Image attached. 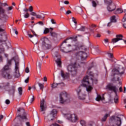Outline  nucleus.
<instances>
[{"mask_svg": "<svg viewBox=\"0 0 126 126\" xmlns=\"http://www.w3.org/2000/svg\"><path fill=\"white\" fill-rule=\"evenodd\" d=\"M77 36H76L75 37L67 38L66 40H64L60 46V49L62 52H63V53H69L70 52H71L72 51H77L78 50H80V46H79V44H78V43H76L75 45L72 46L71 45H70V44L66 45V44H63V43H66V41L69 39L71 40V41L75 42L76 41H77Z\"/></svg>", "mask_w": 126, "mask_h": 126, "instance_id": "f257e3e1", "label": "nucleus"}, {"mask_svg": "<svg viewBox=\"0 0 126 126\" xmlns=\"http://www.w3.org/2000/svg\"><path fill=\"white\" fill-rule=\"evenodd\" d=\"M17 124L19 126H22L24 125V123L28 121L27 114L25 113V110L23 108H19L17 111Z\"/></svg>", "mask_w": 126, "mask_h": 126, "instance_id": "f03ea898", "label": "nucleus"}, {"mask_svg": "<svg viewBox=\"0 0 126 126\" xmlns=\"http://www.w3.org/2000/svg\"><path fill=\"white\" fill-rule=\"evenodd\" d=\"M126 119L123 115H119L117 116H111L109 123L110 126H122V121Z\"/></svg>", "mask_w": 126, "mask_h": 126, "instance_id": "7ed1b4c3", "label": "nucleus"}, {"mask_svg": "<svg viewBox=\"0 0 126 126\" xmlns=\"http://www.w3.org/2000/svg\"><path fill=\"white\" fill-rule=\"evenodd\" d=\"M80 63H83L80 62L78 59H77L75 62L67 66V70L70 73L72 76H75L77 74V67L80 66Z\"/></svg>", "mask_w": 126, "mask_h": 126, "instance_id": "20e7f679", "label": "nucleus"}, {"mask_svg": "<svg viewBox=\"0 0 126 126\" xmlns=\"http://www.w3.org/2000/svg\"><path fill=\"white\" fill-rule=\"evenodd\" d=\"M125 68L122 66L115 68L112 70V75L114 76V80L115 81H120V77H122L124 74H125Z\"/></svg>", "mask_w": 126, "mask_h": 126, "instance_id": "39448f33", "label": "nucleus"}, {"mask_svg": "<svg viewBox=\"0 0 126 126\" xmlns=\"http://www.w3.org/2000/svg\"><path fill=\"white\" fill-rule=\"evenodd\" d=\"M89 76H86L83 79L82 84L80 85L82 86L83 89V87H86L87 92L90 93L93 90V87L90 86V81Z\"/></svg>", "mask_w": 126, "mask_h": 126, "instance_id": "423d86ee", "label": "nucleus"}, {"mask_svg": "<svg viewBox=\"0 0 126 126\" xmlns=\"http://www.w3.org/2000/svg\"><path fill=\"white\" fill-rule=\"evenodd\" d=\"M42 48L44 50H49L52 48V42L47 37L41 38Z\"/></svg>", "mask_w": 126, "mask_h": 126, "instance_id": "0eeeda50", "label": "nucleus"}, {"mask_svg": "<svg viewBox=\"0 0 126 126\" xmlns=\"http://www.w3.org/2000/svg\"><path fill=\"white\" fill-rule=\"evenodd\" d=\"M104 3L106 5V9L109 12H113L116 10V4L112 0H104Z\"/></svg>", "mask_w": 126, "mask_h": 126, "instance_id": "6e6552de", "label": "nucleus"}, {"mask_svg": "<svg viewBox=\"0 0 126 126\" xmlns=\"http://www.w3.org/2000/svg\"><path fill=\"white\" fill-rule=\"evenodd\" d=\"M60 103L63 104L65 102L68 103L70 102L69 97H68V95L67 93L65 92H62L60 94Z\"/></svg>", "mask_w": 126, "mask_h": 126, "instance_id": "1a4fd4ad", "label": "nucleus"}, {"mask_svg": "<svg viewBox=\"0 0 126 126\" xmlns=\"http://www.w3.org/2000/svg\"><path fill=\"white\" fill-rule=\"evenodd\" d=\"M78 98L79 100H85L86 99V94L83 93V88L82 86H80L76 90Z\"/></svg>", "mask_w": 126, "mask_h": 126, "instance_id": "9d476101", "label": "nucleus"}, {"mask_svg": "<svg viewBox=\"0 0 126 126\" xmlns=\"http://www.w3.org/2000/svg\"><path fill=\"white\" fill-rule=\"evenodd\" d=\"M106 90L107 91H111V92H114L115 94H117L118 91H119V89L117 88L116 85H114L113 83H109L105 87Z\"/></svg>", "mask_w": 126, "mask_h": 126, "instance_id": "9b49d317", "label": "nucleus"}, {"mask_svg": "<svg viewBox=\"0 0 126 126\" xmlns=\"http://www.w3.org/2000/svg\"><path fill=\"white\" fill-rule=\"evenodd\" d=\"M75 56L76 57L74 59L75 61L76 60V58L80 57L81 61H84V60H86V58H87V54L82 51H79L76 53Z\"/></svg>", "mask_w": 126, "mask_h": 126, "instance_id": "f8f14e48", "label": "nucleus"}, {"mask_svg": "<svg viewBox=\"0 0 126 126\" xmlns=\"http://www.w3.org/2000/svg\"><path fill=\"white\" fill-rule=\"evenodd\" d=\"M57 110L53 109L51 111L50 115L48 116L47 117L45 118V120L46 122H50L51 121H53L54 120V118L56 116V115H57Z\"/></svg>", "mask_w": 126, "mask_h": 126, "instance_id": "ddd939ff", "label": "nucleus"}, {"mask_svg": "<svg viewBox=\"0 0 126 126\" xmlns=\"http://www.w3.org/2000/svg\"><path fill=\"white\" fill-rule=\"evenodd\" d=\"M53 57L54 58L57 65L59 67H62V60H61V58L59 57V56H58V52L53 54Z\"/></svg>", "mask_w": 126, "mask_h": 126, "instance_id": "4468645a", "label": "nucleus"}, {"mask_svg": "<svg viewBox=\"0 0 126 126\" xmlns=\"http://www.w3.org/2000/svg\"><path fill=\"white\" fill-rule=\"evenodd\" d=\"M14 76L16 78H18L20 76L19 73V62H16L15 66Z\"/></svg>", "mask_w": 126, "mask_h": 126, "instance_id": "2eb2a0df", "label": "nucleus"}, {"mask_svg": "<svg viewBox=\"0 0 126 126\" xmlns=\"http://www.w3.org/2000/svg\"><path fill=\"white\" fill-rule=\"evenodd\" d=\"M67 119L72 123H75L77 121V116L75 114H67Z\"/></svg>", "mask_w": 126, "mask_h": 126, "instance_id": "dca6fc26", "label": "nucleus"}, {"mask_svg": "<svg viewBox=\"0 0 126 126\" xmlns=\"http://www.w3.org/2000/svg\"><path fill=\"white\" fill-rule=\"evenodd\" d=\"M2 76L4 78H7V79H10L12 78V76L10 75V73L9 72H1Z\"/></svg>", "mask_w": 126, "mask_h": 126, "instance_id": "f3484780", "label": "nucleus"}, {"mask_svg": "<svg viewBox=\"0 0 126 126\" xmlns=\"http://www.w3.org/2000/svg\"><path fill=\"white\" fill-rule=\"evenodd\" d=\"M46 109L47 107L45 106V99H43L40 101V111L44 112Z\"/></svg>", "mask_w": 126, "mask_h": 126, "instance_id": "a211bd4d", "label": "nucleus"}, {"mask_svg": "<svg viewBox=\"0 0 126 126\" xmlns=\"http://www.w3.org/2000/svg\"><path fill=\"white\" fill-rule=\"evenodd\" d=\"M15 58H17V59H18V56H15L13 57L11 59L8 60L7 61L6 64L9 65V66H10V65H11L12 61H14L15 62H16V59H15Z\"/></svg>", "mask_w": 126, "mask_h": 126, "instance_id": "6ab92c4d", "label": "nucleus"}, {"mask_svg": "<svg viewBox=\"0 0 126 126\" xmlns=\"http://www.w3.org/2000/svg\"><path fill=\"white\" fill-rule=\"evenodd\" d=\"M7 91L9 92V94H10V95H14V93H15V87L12 86L11 88L10 89H9L7 90Z\"/></svg>", "mask_w": 126, "mask_h": 126, "instance_id": "aec40b11", "label": "nucleus"}, {"mask_svg": "<svg viewBox=\"0 0 126 126\" xmlns=\"http://www.w3.org/2000/svg\"><path fill=\"white\" fill-rule=\"evenodd\" d=\"M61 76H62L64 79H67V78H69V73H66L64 74L63 71H61Z\"/></svg>", "mask_w": 126, "mask_h": 126, "instance_id": "412c9836", "label": "nucleus"}, {"mask_svg": "<svg viewBox=\"0 0 126 126\" xmlns=\"http://www.w3.org/2000/svg\"><path fill=\"white\" fill-rule=\"evenodd\" d=\"M112 113V111H110L109 114H105L104 116L103 117V118H101V122H106L107 121V118L108 117H110V114Z\"/></svg>", "mask_w": 126, "mask_h": 126, "instance_id": "4be33fe9", "label": "nucleus"}, {"mask_svg": "<svg viewBox=\"0 0 126 126\" xmlns=\"http://www.w3.org/2000/svg\"><path fill=\"white\" fill-rule=\"evenodd\" d=\"M8 65H5L1 70V72H7L8 70H10V67Z\"/></svg>", "mask_w": 126, "mask_h": 126, "instance_id": "5701e85b", "label": "nucleus"}, {"mask_svg": "<svg viewBox=\"0 0 126 126\" xmlns=\"http://www.w3.org/2000/svg\"><path fill=\"white\" fill-rule=\"evenodd\" d=\"M124 12V10L122 8H118L114 11V14H121V13H123Z\"/></svg>", "mask_w": 126, "mask_h": 126, "instance_id": "b1692460", "label": "nucleus"}, {"mask_svg": "<svg viewBox=\"0 0 126 126\" xmlns=\"http://www.w3.org/2000/svg\"><path fill=\"white\" fill-rule=\"evenodd\" d=\"M105 98L104 96L102 97H101V95L97 94V97L95 98L96 101H97L99 102V101H103V100H104Z\"/></svg>", "mask_w": 126, "mask_h": 126, "instance_id": "393cba45", "label": "nucleus"}, {"mask_svg": "<svg viewBox=\"0 0 126 126\" xmlns=\"http://www.w3.org/2000/svg\"><path fill=\"white\" fill-rule=\"evenodd\" d=\"M9 86H10V84L9 82L4 83L3 87H4V89L6 90V91L9 89Z\"/></svg>", "mask_w": 126, "mask_h": 126, "instance_id": "a878e982", "label": "nucleus"}, {"mask_svg": "<svg viewBox=\"0 0 126 126\" xmlns=\"http://www.w3.org/2000/svg\"><path fill=\"white\" fill-rule=\"evenodd\" d=\"M31 32H32V33L33 34L32 35L30 33H28V35L30 38H33V37H34V36H37V34H36V32H35L34 31L31 30Z\"/></svg>", "mask_w": 126, "mask_h": 126, "instance_id": "bb28decb", "label": "nucleus"}, {"mask_svg": "<svg viewBox=\"0 0 126 126\" xmlns=\"http://www.w3.org/2000/svg\"><path fill=\"white\" fill-rule=\"evenodd\" d=\"M110 21L113 23L117 22V19H116V16H112L110 17Z\"/></svg>", "mask_w": 126, "mask_h": 126, "instance_id": "cd10ccee", "label": "nucleus"}, {"mask_svg": "<svg viewBox=\"0 0 126 126\" xmlns=\"http://www.w3.org/2000/svg\"><path fill=\"white\" fill-rule=\"evenodd\" d=\"M124 36L122 34H117L116 35V38L118 41H121V40H123V37Z\"/></svg>", "mask_w": 126, "mask_h": 126, "instance_id": "c85d7f7f", "label": "nucleus"}, {"mask_svg": "<svg viewBox=\"0 0 126 126\" xmlns=\"http://www.w3.org/2000/svg\"><path fill=\"white\" fill-rule=\"evenodd\" d=\"M50 35L52 36V37H54V38H57L58 37V33L55 32H50Z\"/></svg>", "mask_w": 126, "mask_h": 126, "instance_id": "c756f323", "label": "nucleus"}, {"mask_svg": "<svg viewBox=\"0 0 126 126\" xmlns=\"http://www.w3.org/2000/svg\"><path fill=\"white\" fill-rule=\"evenodd\" d=\"M50 32V29L47 28H45L43 32V34H48Z\"/></svg>", "mask_w": 126, "mask_h": 126, "instance_id": "7c9ffc66", "label": "nucleus"}, {"mask_svg": "<svg viewBox=\"0 0 126 126\" xmlns=\"http://www.w3.org/2000/svg\"><path fill=\"white\" fill-rule=\"evenodd\" d=\"M5 12V10L4 9L2 8V7L0 6V14H3Z\"/></svg>", "mask_w": 126, "mask_h": 126, "instance_id": "2f4dec72", "label": "nucleus"}, {"mask_svg": "<svg viewBox=\"0 0 126 126\" xmlns=\"http://www.w3.org/2000/svg\"><path fill=\"white\" fill-rule=\"evenodd\" d=\"M38 85L40 87V89L43 91V89H44V84L40 83H38Z\"/></svg>", "mask_w": 126, "mask_h": 126, "instance_id": "473e14b6", "label": "nucleus"}, {"mask_svg": "<svg viewBox=\"0 0 126 126\" xmlns=\"http://www.w3.org/2000/svg\"><path fill=\"white\" fill-rule=\"evenodd\" d=\"M112 43L113 44H115V43H117V42H119V39H117V38H113L112 40Z\"/></svg>", "mask_w": 126, "mask_h": 126, "instance_id": "72a5a7b5", "label": "nucleus"}, {"mask_svg": "<svg viewBox=\"0 0 126 126\" xmlns=\"http://www.w3.org/2000/svg\"><path fill=\"white\" fill-rule=\"evenodd\" d=\"M18 90L19 95H22V91H23L22 88L21 87H19L18 89Z\"/></svg>", "mask_w": 126, "mask_h": 126, "instance_id": "f704fd0d", "label": "nucleus"}, {"mask_svg": "<svg viewBox=\"0 0 126 126\" xmlns=\"http://www.w3.org/2000/svg\"><path fill=\"white\" fill-rule=\"evenodd\" d=\"M80 124L82 126H86V123L85 121H84V120H81L80 121Z\"/></svg>", "mask_w": 126, "mask_h": 126, "instance_id": "c9c22d12", "label": "nucleus"}, {"mask_svg": "<svg viewBox=\"0 0 126 126\" xmlns=\"http://www.w3.org/2000/svg\"><path fill=\"white\" fill-rule=\"evenodd\" d=\"M77 31H85V27H81L80 29H77Z\"/></svg>", "mask_w": 126, "mask_h": 126, "instance_id": "e433bc0d", "label": "nucleus"}, {"mask_svg": "<svg viewBox=\"0 0 126 126\" xmlns=\"http://www.w3.org/2000/svg\"><path fill=\"white\" fill-rule=\"evenodd\" d=\"M37 67L39 70H41V68L42 67V63L39 62L37 64Z\"/></svg>", "mask_w": 126, "mask_h": 126, "instance_id": "4c0bfd02", "label": "nucleus"}, {"mask_svg": "<svg viewBox=\"0 0 126 126\" xmlns=\"http://www.w3.org/2000/svg\"><path fill=\"white\" fill-rule=\"evenodd\" d=\"M92 5L94 7H96L97 6V3L94 0H93L92 1Z\"/></svg>", "mask_w": 126, "mask_h": 126, "instance_id": "58836bf2", "label": "nucleus"}, {"mask_svg": "<svg viewBox=\"0 0 126 126\" xmlns=\"http://www.w3.org/2000/svg\"><path fill=\"white\" fill-rule=\"evenodd\" d=\"M59 84H61L60 83L55 84V83H54L52 85L51 87H52V88H56L57 87V86H58V85H59Z\"/></svg>", "mask_w": 126, "mask_h": 126, "instance_id": "ea45409f", "label": "nucleus"}, {"mask_svg": "<svg viewBox=\"0 0 126 126\" xmlns=\"http://www.w3.org/2000/svg\"><path fill=\"white\" fill-rule=\"evenodd\" d=\"M13 8V6H9V7H8L7 8H6V9L7 11H10V10H12Z\"/></svg>", "mask_w": 126, "mask_h": 126, "instance_id": "a19ab883", "label": "nucleus"}, {"mask_svg": "<svg viewBox=\"0 0 126 126\" xmlns=\"http://www.w3.org/2000/svg\"><path fill=\"white\" fill-rule=\"evenodd\" d=\"M2 53H4V48L0 47V54H2Z\"/></svg>", "mask_w": 126, "mask_h": 126, "instance_id": "79ce46f5", "label": "nucleus"}, {"mask_svg": "<svg viewBox=\"0 0 126 126\" xmlns=\"http://www.w3.org/2000/svg\"><path fill=\"white\" fill-rule=\"evenodd\" d=\"M0 4L1 5V6H8V5L6 3L0 2Z\"/></svg>", "mask_w": 126, "mask_h": 126, "instance_id": "37998d69", "label": "nucleus"}, {"mask_svg": "<svg viewBox=\"0 0 126 126\" xmlns=\"http://www.w3.org/2000/svg\"><path fill=\"white\" fill-rule=\"evenodd\" d=\"M77 24H73L72 25V27L73 29H76V28H77Z\"/></svg>", "mask_w": 126, "mask_h": 126, "instance_id": "c03bdc74", "label": "nucleus"}, {"mask_svg": "<svg viewBox=\"0 0 126 126\" xmlns=\"http://www.w3.org/2000/svg\"><path fill=\"white\" fill-rule=\"evenodd\" d=\"M29 16H30V15H29V13H26V14L24 15V17H25V18H28Z\"/></svg>", "mask_w": 126, "mask_h": 126, "instance_id": "a18cd8bd", "label": "nucleus"}, {"mask_svg": "<svg viewBox=\"0 0 126 126\" xmlns=\"http://www.w3.org/2000/svg\"><path fill=\"white\" fill-rule=\"evenodd\" d=\"M29 10L30 12H32L33 11V6H30L29 8Z\"/></svg>", "mask_w": 126, "mask_h": 126, "instance_id": "49530a36", "label": "nucleus"}, {"mask_svg": "<svg viewBox=\"0 0 126 126\" xmlns=\"http://www.w3.org/2000/svg\"><path fill=\"white\" fill-rule=\"evenodd\" d=\"M72 20L73 22H74V23H75V24H77V22H76V19H75L74 17H72Z\"/></svg>", "mask_w": 126, "mask_h": 126, "instance_id": "de8ad7c7", "label": "nucleus"}, {"mask_svg": "<svg viewBox=\"0 0 126 126\" xmlns=\"http://www.w3.org/2000/svg\"><path fill=\"white\" fill-rule=\"evenodd\" d=\"M31 15H32V16H36L37 14L34 12H32L31 13Z\"/></svg>", "mask_w": 126, "mask_h": 126, "instance_id": "09e8293b", "label": "nucleus"}, {"mask_svg": "<svg viewBox=\"0 0 126 126\" xmlns=\"http://www.w3.org/2000/svg\"><path fill=\"white\" fill-rule=\"evenodd\" d=\"M5 104H6L7 105H9V104H10V101L8 99H6L5 100Z\"/></svg>", "mask_w": 126, "mask_h": 126, "instance_id": "8fccbe9b", "label": "nucleus"}, {"mask_svg": "<svg viewBox=\"0 0 126 126\" xmlns=\"http://www.w3.org/2000/svg\"><path fill=\"white\" fill-rule=\"evenodd\" d=\"M51 21L52 23V24H56L57 23H56V21H55V20H54V19H52L51 20Z\"/></svg>", "mask_w": 126, "mask_h": 126, "instance_id": "3c124183", "label": "nucleus"}, {"mask_svg": "<svg viewBox=\"0 0 126 126\" xmlns=\"http://www.w3.org/2000/svg\"><path fill=\"white\" fill-rule=\"evenodd\" d=\"M34 101V96H32V97L30 100V103H32Z\"/></svg>", "mask_w": 126, "mask_h": 126, "instance_id": "603ef678", "label": "nucleus"}, {"mask_svg": "<svg viewBox=\"0 0 126 126\" xmlns=\"http://www.w3.org/2000/svg\"><path fill=\"white\" fill-rule=\"evenodd\" d=\"M25 71L27 73H28L29 72V67H27L26 69H25Z\"/></svg>", "mask_w": 126, "mask_h": 126, "instance_id": "864d4df0", "label": "nucleus"}, {"mask_svg": "<svg viewBox=\"0 0 126 126\" xmlns=\"http://www.w3.org/2000/svg\"><path fill=\"white\" fill-rule=\"evenodd\" d=\"M25 83H28L29 82V77H28L25 80Z\"/></svg>", "mask_w": 126, "mask_h": 126, "instance_id": "5fc2aeb1", "label": "nucleus"}, {"mask_svg": "<svg viewBox=\"0 0 126 126\" xmlns=\"http://www.w3.org/2000/svg\"><path fill=\"white\" fill-rule=\"evenodd\" d=\"M36 18H42V16L41 15H37L36 16Z\"/></svg>", "mask_w": 126, "mask_h": 126, "instance_id": "6e6d98bb", "label": "nucleus"}, {"mask_svg": "<svg viewBox=\"0 0 126 126\" xmlns=\"http://www.w3.org/2000/svg\"><path fill=\"white\" fill-rule=\"evenodd\" d=\"M108 56H109V58H113L114 57L113 56V54H112V53H109L108 54Z\"/></svg>", "mask_w": 126, "mask_h": 126, "instance_id": "4d7b16f0", "label": "nucleus"}, {"mask_svg": "<svg viewBox=\"0 0 126 126\" xmlns=\"http://www.w3.org/2000/svg\"><path fill=\"white\" fill-rule=\"evenodd\" d=\"M70 13H71V11L70 10H68L66 12V14L67 15L70 14Z\"/></svg>", "mask_w": 126, "mask_h": 126, "instance_id": "13d9d810", "label": "nucleus"}, {"mask_svg": "<svg viewBox=\"0 0 126 126\" xmlns=\"http://www.w3.org/2000/svg\"><path fill=\"white\" fill-rule=\"evenodd\" d=\"M0 62H3V58H2V56H1V55H0Z\"/></svg>", "mask_w": 126, "mask_h": 126, "instance_id": "bf43d9fd", "label": "nucleus"}, {"mask_svg": "<svg viewBox=\"0 0 126 126\" xmlns=\"http://www.w3.org/2000/svg\"><path fill=\"white\" fill-rule=\"evenodd\" d=\"M38 24H40L42 26H43V25H44V23L42 21H39L38 22Z\"/></svg>", "mask_w": 126, "mask_h": 126, "instance_id": "052dcab7", "label": "nucleus"}, {"mask_svg": "<svg viewBox=\"0 0 126 126\" xmlns=\"http://www.w3.org/2000/svg\"><path fill=\"white\" fill-rule=\"evenodd\" d=\"M60 10H62V11H65V9H64V7H61Z\"/></svg>", "mask_w": 126, "mask_h": 126, "instance_id": "680f3d73", "label": "nucleus"}, {"mask_svg": "<svg viewBox=\"0 0 126 126\" xmlns=\"http://www.w3.org/2000/svg\"><path fill=\"white\" fill-rule=\"evenodd\" d=\"M118 101H119V99H118V98H114V102L115 103V104H117V103H118Z\"/></svg>", "mask_w": 126, "mask_h": 126, "instance_id": "e2e57ef3", "label": "nucleus"}, {"mask_svg": "<svg viewBox=\"0 0 126 126\" xmlns=\"http://www.w3.org/2000/svg\"><path fill=\"white\" fill-rule=\"evenodd\" d=\"M64 4H69V2L67 0H65L64 1Z\"/></svg>", "mask_w": 126, "mask_h": 126, "instance_id": "0e129e2a", "label": "nucleus"}, {"mask_svg": "<svg viewBox=\"0 0 126 126\" xmlns=\"http://www.w3.org/2000/svg\"><path fill=\"white\" fill-rule=\"evenodd\" d=\"M28 11H29V10L27 8H26L24 9V11H25V12H26V13H28Z\"/></svg>", "mask_w": 126, "mask_h": 126, "instance_id": "69168bd1", "label": "nucleus"}, {"mask_svg": "<svg viewBox=\"0 0 126 126\" xmlns=\"http://www.w3.org/2000/svg\"><path fill=\"white\" fill-rule=\"evenodd\" d=\"M112 22L110 21V22L108 23V24H107V26L108 27H110V26H111V25H112Z\"/></svg>", "mask_w": 126, "mask_h": 126, "instance_id": "338daca9", "label": "nucleus"}, {"mask_svg": "<svg viewBox=\"0 0 126 126\" xmlns=\"http://www.w3.org/2000/svg\"><path fill=\"white\" fill-rule=\"evenodd\" d=\"M119 91H120V92H123V87L122 86H121L119 88Z\"/></svg>", "mask_w": 126, "mask_h": 126, "instance_id": "774afa93", "label": "nucleus"}]
</instances>
